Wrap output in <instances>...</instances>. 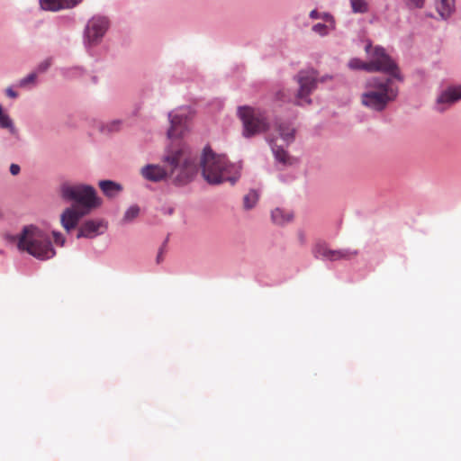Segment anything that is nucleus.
Returning <instances> with one entry per match:
<instances>
[{
    "label": "nucleus",
    "instance_id": "7c9ffc66",
    "mask_svg": "<svg viewBox=\"0 0 461 461\" xmlns=\"http://www.w3.org/2000/svg\"><path fill=\"white\" fill-rule=\"evenodd\" d=\"M120 122H113L105 126L107 131H115L119 130Z\"/></svg>",
    "mask_w": 461,
    "mask_h": 461
},
{
    "label": "nucleus",
    "instance_id": "423d86ee",
    "mask_svg": "<svg viewBox=\"0 0 461 461\" xmlns=\"http://www.w3.org/2000/svg\"><path fill=\"white\" fill-rule=\"evenodd\" d=\"M366 51L370 57L366 65V71H381L388 74L391 77L400 78L399 71L394 61L386 54L385 50L380 47L372 48L370 44L366 45Z\"/></svg>",
    "mask_w": 461,
    "mask_h": 461
},
{
    "label": "nucleus",
    "instance_id": "f704fd0d",
    "mask_svg": "<svg viewBox=\"0 0 461 461\" xmlns=\"http://www.w3.org/2000/svg\"><path fill=\"white\" fill-rule=\"evenodd\" d=\"M310 17L312 19H321V14L318 13L316 10H312L310 13Z\"/></svg>",
    "mask_w": 461,
    "mask_h": 461
},
{
    "label": "nucleus",
    "instance_id": "4be33fe9",
    "mask_svg": "<svg viewBox=\"0 0 461 461\" xmlns=\"http://www.w3.org/2000/svg\"><path fill=\"white\" fill-rule=\"evenodd\" d=\"M140 207L138 205H131L129 207L122 218L124 222H130L139 216Z\"/></svg>",
    "mask_w": 461,
    "mask_h": 461
},
{
    "label": "nucleus",
    "instance_id": "6e6552de",
    "mask_svg": "<svg viewBox=\"0 0 461 461\" xmlns=\"http://www.w3.org/2000/svg\"><path fill=\"white\" fill-rule=\"evenodd\" d=\"M297 82L299 84V90L296 94V104H310L312 101L309 95L316 87L317 84L316 71L313 69L300 71L297 75Z\"/></svg>",
    "mask_w": 461,
    "mask_h": 461
},
{
    "label": "nucleus",
    "instance_id": "1a4fd4ad",
    "mask_svg": "<svg viewBox=\"0 0 461 461\" xmlns=\"http://www.w3.org/2000/svg\"><path fill=\"white\" fill-rule=\"evenodd\" d=\"M109 27V22L106 17L95 16L89 20L85 36L88 44L95 45L104 37Z\"/></svg>",
    "mask_w": 461,
    "mask_h": 461
},
{
    "label": "nucleus",
    "instance_id": "2f4dec72",
    "mask_svg": "<svg viewBox=\"0 0 461 461\" xmlns=\"http://www.w3.org/2000/svg\"><path fill=\"white\" fill-rule=\"evenodd\" d=\"M50 66V61L49 59L47 60H44L43 62H41L39 66H38V68L37 70L39 72H44L46 71Z\"/></svg>",
    "mask_w": 461,
    "mask_h": 461
},
{
    "label": "nucleus",
    "instance_id": "39448f33",
    "mask_svg": "<svg viewBox=\"0 0 461 461\" xmlns=\"http://www.w3.org/2000/svg\"><path fill=\"white\" fill-rule=\"evenodd\" d=\"M61 194L65 199L73 201L82 212L87 211V214L101 205V200L96 195L95 189L86 185H68L61 186Z\"/></svg>",
    "mask_w": 461,
    "mask_h": 461
},
{
    "label": "nucleus",
    "instance_id": "20e7f679",
    "mask_svg": "<svg viewBox=\"0 0 461 461\" xmlns=\"http://www.w3.org/2000/svg\"><path fill=\"white\" fill-rule=\"evenodd\" d=\"M398 95L392 77H373L366 83V90L361 95L362 104L376 112L385 109Z\"/></svg>",
    "mask_w": 461,
    "mask_h": 461
},
{
    "label": "nucleus",
    "instance_id": "aec40b11",
    "mask_svg": "<svg viewBox=\"0 0 461 461\" xmlns=\"http://www.w3.org/2000/svg\"><path fill=\"white\" fill-rule=\"evenodd\" d=\"M258 200V194L256 190H250L243 198V204L246 209H251Z\"/></svg>",
    "mask_w": 461,
    "mask_h": 461
},
{
    "label": "nucleus",
    "instance_id": "412c9836",
    "mask_svg": "<svg viewBox=\"0 0 461 461\" xmlns=\"http://www.w3.org/2000/svg\"><path fill=\"white\" fill-rule=\"evenodd\" d=\"M330 249H329L325 243L319 242L315 244L312 252L315 258H322L327 259Z\"/></svg>",
    "mask_w": 461,
    "mask_h": 461
},
{
    "label": "nucleus",
    "instance_id": "4468645a",
    "mask_svg": "<svg viewBox=\"0 0 461 461\" xmlns=\"http://www.w3.org/2000/svg\"><path fill=\"white\" fill-rule=\"evenodd\" d=\"M81 0H40L42 10L56 12L64 8H71L77 5Z\"/></svg>",
    "mask_w": 461,
    "mask_h": 461
},
{
    "label": "nucleus",
    "instance_id": "c9c22d12",
    "mask_svg": "<svg viewBox=\"0 0 461 461\" xmlns=\"http://www.w3.org/2000/svg\"><path fill=\"white\" fill-rule=\"evenodd\" d=\"M298 239H299V241L301 244H304L305 243V240H306V238H305V235L303 231H300L298 233Z\"/></svg>",
    "mask_w": 461,
    "mask_h": 461
},
{
    "label": "nucleus",
    "instance_id": "7ed1b4c3",
    "mask_svg": "<svg viewBox=\"0 0 461 461\" xmlns=\"http://www.w3.org/2000/svg\"><path fill=\"white\" fill-rule=\"evenodd\" d=\"M200 168L203 178L212 185L224 181L234 184L239 178L237 167L225 156L214 153L210 147H205L203 150Z\"/></svg>",
    "mask_w": 461,
    "mask_h": 461
},
{
    "label": "nucleus",
    "instance_id": "5701e85b",
    "mask_svg": "<svg viewBox=\"0 0 461 461\" xmlns=\"http://www.w3.org/2000/svg\"><path fill=\"white\" fill-rule=\"evenodd\" d=\"M350 253L347 250H333L330 249L329 256L327 259L330 261L344 259V258H349Z\"/></svg>",
    "mask_w": 461,
    "mask_h": 461
},
{
    "label": "nucleus",
    "instance_id": "a878e982",
    "mask_svg": "<svg viewBox=\"0 0 461 461\" xmlns=\"http://www.w3.org/2000/svg\"><path fill=\"white\" fill-rule=\"evenodd\" d=\"M367 62H364L358 59H352L349 61L348 66L352 69H364L366 71V67L365 66Z\"/></svg>",
    "mask_w": 461,
    "mask_h": 461
},
{
    "label": "nucleus",
    "instance_id": "473e14b6",
    "mask_svg": "<svg viewBox=\"0 0 461 461\" xmlns=\"http://www.w3.org/2000/svg\"><path fill=\"white\" fill-rule=\"evenodd\" d=\"M20 166L17 165V164H11L10 166V173L13 175V176H16L20 173Z\"/></svg>",
    "mask_w": 461,
    "mask_h": 461
},
{
    "label": "nucleus",
    "instance_id": "72a5a7b5",
    "mask_svg": "<svg viewBox=\"0 0 461 461\" xmlns=\"http://www.w3.org/2000/svg\"><path fill=\"white\" fill-rule=\"evenodd\" d=\"M6 95L11 98H16L18 95L17 93L10 87L6 89Z\"/></svg>",
    "mask_w": 461,
    "mask_h": 461
},
{
    "label": "nucleus",
    "instance_id": "2eb2a0df",
    "mask_svg": "<svg viewBox=\"0 0 461 461\" xmlns=\"http://www.w3.org/2000/svg\"><path fill=\"white\" fill-rule=\"evenodd\" d=\"M276 131L278 132L281 140L288 145L294 139V129L290 123L280 122L276 124Z\"/></svg>",
    "mask_w": 461,
    "mask_h": 461
},
{
    "label": "nucleus",
    "instance_id": "e433bc0d",
    "mask_svg": "<svg viewBox=\"0 0 461 461\" xmlns=\"http://www.w3.org/2000/svg\"><path fill=\"white\" fill-rule=\"evenodd\" d=\"M160 259H161V257H160V255H158V258H157V261H158V263H159V262H160Z\"/></svg>",
    "mask_w": 461,
    "mask_h": 461
},
{
    "label": "nucleus",
    "instance_id": "393cba45",
    "mask_svg": "<svg viewBox=\"0 0 461 461\" xmlns=\"http://www.w3.org/2000/svg\"><path fill=\"white\" fill-rule=\"evenodd\" d=\"M334 27L328 23H317L312 26V31L321 36L327 35Z\"/></svg>",
    "mask_w": 461,
    "mask_h": 461
},
{
    "label": "nucleus",
    "instance_id": "dca6fc26",
    "mask_svg": "<svg viewBox=\"0 0 461 461\" xmlns=\"http://www.w3.org/2000/svg\"><path fill=\"white\" fill-rule=\"evenodd\" d=\"M269 143L271 145V148H272V150L275 154V157L276 158L286 165V164H291V158L289 157V155L287 154V152L284 149V147L283 145H278L277 144V140L275 139V138H271L269 139Z\"/></svg>",
    "mask_w": 461,
    "mask_h": 461
},
{
    "label": "nucleus",
    "instance_id": "f03ea898",
    "mask_svg": "<svg viewBox=\"0 0 461 461\" xmlns=\"http://www.w3.org/2000/svg\"><path fill=\"white\" fill-rule=\"evenodd\" d=\"M6 240L16 244L20 251L41 260L51 258L56 254L50 236L34 225L24 226L17 235H6Z\"/></svg>",
    "mask_w": 461,
    "mask_h": 461
},
{
    "label": "nucleus",
    "instance_id": "9d476101",
    "mask_svg": "<svg viewBox=\"0 0 461 461\" xmlns=\"http://www.w3.org/2000/svg\"><path fill=\"white\" fill-rule=\"evenodd\" d=\"M459 100H461V85L448 86L437 97L435 109L443 113Z\"/></svg>",
    "mask_w": 461,
    "mask_h": 461
},
{
    "label": "nucleus",
    "instance_id": "6ab92c4d",
    "mask_svg": "<svg viewBox=\"0 0 461 461\" xmlns=\"http://www.w3.org/2000/svg\"><path fill=\"white\" fill-rule=\"evenodd\" d=\"M455 8V0H436V9L441 18L447 19Z\"/></svg>",
    "mask_w": 461,
    "mask_h": 461
},
{
    "label": "nucleus",
    "instance_id": "c85d7f7f",
    "mask_svg": "<svg viewBox=\"0 0 461 461\" xmlns=\"http://www.w3.org/2000/svg\"><path fill=\"white\" fill-rule=\"evenodd\" d=\"M321 19H322L326 23L330 24V26L335 27L334 19L329 14H321Z\"/></svg>",
    "mask_w": 461,
    "mask_h": 461
},
{
    "label": "nucleus",
    "instance_id": "ddd939ff",
    "mask_svg": "<svg viewBox=\"0 0 461 461\" xmlns=\"http://www.w3.org/2000/svg\"><path fill=\"white\" fill-rule=\"evenodd\" d=\"M87 214V211L82 212L77 207L67 208L60 216L62 227L68 232L75 229L79 220Z\"/></svg>",
    "mask_w": 461,
    "mask_h": 461
},
{
    "label": "nucleus",
    "instance_id": "c756f323",
    "mask_svg": "<svg viewBox=\"0 0 461 461\" xmlns=\"http://www.w3.org/2000/svg\"><path fill=\"white\" fill-rule=\"evenodd\" d=\"M53 237H54V241H55L56 244L59 245V246H63L64 245L65 239H64V237L62 236L61 233L53 231Z\"/></svg>",
    "mask_w": 461,
    "mask_h": 461
},
{
    "label": "nucleus",
    "instance_id": "b1692460",
    "mask_svg": "<svg viewBox=\"0 0 461 461\" xmlns=\"http://www.w3.org/2000/svg\"><path fill=\"white\" fill-rule=\"evenodd\" d=\"M354 13H366L368 10L366 0H349Z\"/></svg>",
    "mask_w": 461,
    "mask_h": 461
},
{
    "label": "nucleus",
    "instance_id": "cd10ccee",
    "mask_svg": "<svg viewBox=\"0 0 461 461\" xmlns=\"http://www.w3.org/2000/svg\"><path fill=\"white\" fill-rule=\"evenodd\" d=\"M410 8H421L424 5V0H403Z\"/></svg>",
    "mask_w": 461,
    "mask_h": 461
},
{
    "label": "nucleus",
    "instance_id": "bb28decb",
    "mask_svg": "<svg viewBox=\"0 0 461 461\" xmlns=\"http://www.w3.org/2000/svg\"><path fill=\"white\" fill-rule=\"evenodd\" d=\"M36 77H37V75L35 73H32V74L28 75L27 77H23V79L20 80L19 86L21 87H24L28 84L34 83L35 80H36Z\"/></svg>",
    "mask_w": 461,
    "mask_h": 461
},
{
    "label": "nucleus",
    "instance_id": "9b49d317",
    "mask_svg": "<svg viewBox=\"0 0 461 461\" xmlns=\"http://www.w3.org/2000/svg\"><path fill=\"white\" fill-rule=\"evenodd\" d=\"M170 128L167 131L169 139L183 136L187 130V111L180 109L169 113Z\"/></svg>",
    "mask_w": 461,
    "mask_h": 461
},
{
    "label": "nucleus",
    "instance_id": "0eeeda50",
    "mask_svg": "<svg viewBox=\"0 0 461 461\" xmlns=\"http://www.w3.org/2000/svg\"><path fill=\"white\" fill-rule=\"evenodd\" d=\"M239 116L243 123V135L247 138L264 132L268 128L265 113L249 106L240 107Z\"/></svg>",
    "mask_w": 461,
    "mask_h": 461
},
{
    "label": "nucleus",
    "instance_id": "a211bd4d",
    "mask_svg": "<svg viewBox=\"0 0 461 461\" xmlns=\"http://www.w3.org/2000/svg\"><path fill=\"white\" fill-rule=\"evenodd\" d=\"M293 213L281 208H276L271 212V218L274 223L285 225L293 220Z\"/></svg>",
    "mask_w": 461,
    "mask_h": 461
},
{
    "label": "nucleus",
    "instance_id": "f3484780",
    "mask_svg": "<svg viewBox=\"0 0 461 461\" xmlns=\"http://www.w3.org/2000/svg\"><path fill=\"white\" fill-rule=\"evenodd\" d=\"M99 187L106 196L111 198L116 196L122 190L120 184L111 180L100 181Z\"/></svg>",
    "mask_w": 461,
    "mask_h": 461
},
{
    "label": "nucleus",
    "instance_id": "f257e3e1",
    "mask_svg": "<svg viewBox=\"0 0 461 461\" xmlns=\"http://www.w3.org/2000/svg\"><path fill=\"white\" fill-rule=\"evenodd\" d=\"M164 167L147 165L140 170L141 176L152 182H158L170 177L176 185H184L193 180L198 172L195 158L191 149L181 146L176 150H170L165 156Z\"/></svg>",
    "mask_w": 461,
    "mask_h": 461
},
{
    "label": "nucleus",
    "instance_id": "f8f14e48",
    "mask_svg": "<svg viewBox=\"0 0 461 461\" xmlns=\"http://www.w3.org/2000/svg\"><path fill=\"white\" fill-rule=\"evenodd\" d=\"M105 229L106 223L104 220H89L80 226L77 237L93 239L102 234Z\"/></svg>",
    "mask_w": 461,
    "mask_h": 461
}]
</instances>
